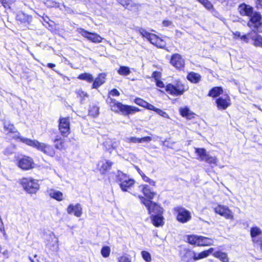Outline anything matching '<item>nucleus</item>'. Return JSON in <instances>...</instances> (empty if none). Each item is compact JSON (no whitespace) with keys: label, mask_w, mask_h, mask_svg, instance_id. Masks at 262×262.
Listing matches in <instances>:
<instances>
[{"label":"nucleus","mask_w":262,"mask_h":262,"mask_svg":"<svg viewBox=\"0 0 262 262\" xmlns=\"http://www.w3.org/2000/svg\"><path fill=\"white\" fill-rule=\"evenodd\" d=\"M3 128L5 135L10 139L19 140L26 145L35 148L43 153L48 155L53 154V149L51 146L43 144V142H40L37 140H32L21 136L20 133L13 123L9 122H4Z\"/></svg>","instance_id":"1"},{"label":"nucleus","mask_w":262,"mask_h":262,"mask_svg":"<svg viewBox=\"0 0 262 262\" xmlns=\"http://www.w3.org/2000/svg\"><path fill=\"white\" fill-rule=\"evenodd\" d=\"M140 199L142 204L146 207L148 214H150L151 224L157 228L163 226L165 224V218L163 216L164 208L156 202H150L142 197Z\"/></svg>","instance_id":"2"},{"label":"nucleus","mask_w":262,"mask_h":262,"mask_svg":"<svg viewBox=\"0 0 262 262\" xmlns=\"http://www.w3.org/2000/svg\"><path fill=\"white\" fill-rule=\"evenodd\" d=\"M107 102L112 111L117 114H120L124 116L129 117L137 112L140 111V109L135 106L124 104L116 99L108 97Z\"/></svg>","instance_id":"3"},{"label":"nucleus","mask_w":262,"mask_h":262,"mask_svg":"<svg viewBox=\"0 0 262 262\" xmlns=\"http://www.w3.org/2000/svg\"><path fill=\"white\" fill-rule=\"evenodd\" d=\"M115 182L119 185L123 192H126L135 185L136 181L127 174L117 170L115 174Z\"/></svg>","instance_id":"4"},{"label":"nucleus","mask_w":262,"mask_h":262,"mask_svg":"<svg viewBox=\"0 0 262 262\" xmlns=\"http://www.w3.org/2000/svg\"><path fill=\"white\" fill-rule=\"evenodd\" d=\"M213 251V248H210L198 253L191 249H185L184 253L182 257V260L185 262H194L207 257Z\"/></svg>","instance_id":"5"},{"label":"nucleus","mask_w":262,"mask_h":262,"mask_svg":"<svg viewBox=\"0 0 262 262\" xmlns=\"http://www.w3.org/2000/svg\"><path fill=\"white\" fill-rule=\"evenodd\" d=\"M186 242L193 247H208L213 245L214 241L212 238L195 234L187 235Z\"/></svg>","instance_id":"6"},{"label":"nucleus","mask_w":262,"mask_h":262,"mask_svg":"<svg viewBox=\"0 0 262 262\" xmlns=\"http://www.w3.org/2000/svg\"><path fill=\"white\" fill-rule=\"evenodd\" d=\"M19 183L27 193L31 194H35L40 188L38 180L31 177H23Z\"/></svg>","instance_id":"7"},{"label":"nucleus","mask_w":262,"mask_h":262,"mask_svg":"<svg viewBox=\"0 0 262 262\" xmlns=\"http://www.w3.org/2000/svg\"><path fill=\"white\" fill-rule=\"evenodd\" d=\"M188 90V86L180 80L176 81L174 84L169 83L165 86V91L172 96H181Z\"/></svg>","instance_id":"8"},{"label":"nucleus","mask_w":262,"mask_h":262,"mask_svg":"<svg viewBox=\"0 0 262 262\" xmlns=\"http://www.w3.org/2000/svg\"><path fill=\"white\" fill-rule=\"evenodd\" d=\"M173 213L177 222L181 224L187 223L192 219L190 211L182 206L174 207Z\"/></svg>","instance_id":"9"},{"label":"nucleus","mask_w":262,"mask_h":262,"mask_svg":"<svg viewBox=\"0 0 262 262\" xmlns=\"http://www.w3.org/2000/svg\"><path fill=\"white\" fill-rule=\"evenodd\" d=\"M64 138V137H62L61 135H57L52 140V142L54 143V146L51 145L43 143L46 145L51 146L53 149V154L51 155H48L46 153L43 154L49 157H54L56 155V149L59 151L66 150L68 147V141Z\"/></svg>","instance_id":"10"},{"label":"nucleus","mask_w":262,"mask_h":262,"mask_svg":"<svg viewBox=\"0 0 262 262\" xmlns=\"http://www.w3.org/2000/svg\"><path fill=\"white\" fill-rule=\"evenodd\" d=\"M247 26L250 29H253L248 32V35L252 34L253 31L261 32L259 29L262 26V15L259 12L255 11L249 17L247 21Z\"/></svg>","instance_id":"11"},{"label":"nucleus","mask_w":262,"mask_h":262,"mask_svg":"<svg viewBox=\"0 0 262 262\" xmlns=\"http://www.w3.org/2000/svg\"><path fill=\"white\" fill-rule=\"evenodd\" d=\"M58 128L62 137H67L71 133L70 117H60L58 120Z\"/></svg>","instance_id":"12"},{"label":"nucleus","mask_w":262,"mask_h":262,"mask_svg":"<svg viewBox=\"0 0 262 262\" xmlns=\"http://www.w3.org/2000/svg\"><path fill=\"white\" fill-rule=\"evenodd\" d=\"M169 63L178 71H181L184 69L185 66V59L183 56L177 53L171 55Z\"/></svg>","instance_id":"13"},{"label":"nucleus","mask_w":262,"mask_h":262,"mask_svg":"<svg viewBox=\"0 0 262 262\" xmlns=\"http://www.w3.org/2000/svg\"><path fill=\"white\" fill-rule=\"evenodd\" d=\"M17 166L24 170H28L34 167V162L31 157L24 155L17 159Z\"/></svg>","instance_id":"14"},{"label":"nucleus","mask_w":262,"mask_h":262,"mask_svg":"<svg viewBox=\"0 0 262 262\" xmlns=\"http://www.w3.org/2000/svg\"><path fill=\"white\" fill-rule=\"evenodd\" d=\"M213 210L216 214L223 216L226 220L231 221L234 220L233 212L227 206L218 204L214 208Z\"/></svg>","instance_id":"15"},{"label":"nucleus","mask_w":262,"mask_h":262,"mask_svg":"<svg viewBox=\"0 0 262 262\" xmlns=\"http://www.w3.org/2000/svg\"><path fill=\"white\" fill-rule=\"evenodd\" d=\"M77 32L83 37L93 43H100L103 39L98 34L89 32L82 28H78Z\"/></svg>","instance_id":"16"},{"label":"nucleus","mask_w":262,"mask_h":262,"mask_svg":"<svg viewBox=\"0 0 262 262\" xmlns=\"http://www.w3.org/2000/svg\"><path fill=\"white\" fill-rule=\"evenodd\" d=\"M46 249L48 252L50 253H54L58 251V239L54 234H50L47 239Z\"/></svg>","instance_id":"17"},{"label":"nucleus","mask_w":262,"mask_h":262,"mask_svg":"<svg viewBox=\"0 0 262 262\" xmlns=\"http://www.w3.org/2000/svg\"><path fill=\"white\" fill-rule=\"evenodd\" d=\"M33 17L24 12H19L15 16V20L18 25L28 28V27L31 25Z\"/></svg>","instance_id":"18"},{"label":"nucleus","mask_w":262,"mask_h":262,"mask_svg":"<svg viewBox=\"0 0 262 262\" xmlns=\"http://www.w3.org/2000/svg\"><path fill=\"white\" fill-rule=\"evenodd\" d=\"M225 97H219L215 100V104L219 110H225L231 105V100L229 95L226 94Z\"/></svg>","instance_id":"19"},{"label":"nucleus","mask_w":262,"mask_h":262,"mask_svg":"<svg viewBox=\"0 0 262 262\" xmlns=\"http://www.w3.org/2000/svg\"><path fill=\"white\" fill-rule=\"evenodd\" d=\"M140 187H141V191L144 194V196L139 195L138 198L142 204V200L140 198L142 197L145 199L146 200L149 201L150 202H152V200L155 198L156 195V192L151 190L150 187L146 184L140 185Z\"/></svg>","instance_id":"20"},{"label":"nucleus","mask_w":262,"mask_h":262,"mask_svg":"<svg viewBox=\"0 0 262 262\" xmlns=\"http://www.w3.org/2000/svg\"><path fill=\"white\" fill-rule=\"evenodd\" d=\"M237 11L241 16L249 17L255 12L252 6L245 3H243L238 5Z\"/></svg>","instance_id":"21"},{"label":"nucleus","mask_w":262,"mask_h":262,"mask_svg":"<svg viewBox=\"0 0 262 262\" xmlns=\"http://www.w3.org/2000/svg\"><path fill=\"white\" fill-rule=\"evenodd\" d=\"M117 2L129 10L138 11L140 4L135 3L133 0H116Z\"/></svg>","instance_id":"22"},{"label":"nucleus","mask_w":262,"mask_h":262,"mask_svg":"<svg viewBox=\"0 0 262 262\" xmlns=\"http://www.w3.org/2000/svg\"><path fill=\"white\" fill-rule=\"evenodd\" d=\"M67 211L69 214H73L75 216L79 217L82 214V208L79 203H77L75 205L71 204L67 207Z\"/></svg>","instance_id":"23"},{"label":"nucleus","mask_w":262,"mask_h":262,"mask_svg":"<svg viewBox=\"0 0 262 262\" xmlns=\"http://www.w3.org/2000/svg\"><path fill=\"white\" fill-rule=\"evenodd\" d=\"M149 42L160 49H165L166 46V41L155 34H153Z\"/></svg>","instance_id":"24"},{"label":"nucleus","mask_w":262,"mask_h":262,"mask_svg":"<svg viewBox=\"0 0 262 262\" xmlns=\"http://www.w3.org/2000/svg\"><path fill=\"white\" fill-rule=\"evenodd\" d=\"M106 74L103 73H99L95 80L92 85V89H98L105 82Z\"/></svg>","instance_id":"25"},{"label":"nucleus","mask_w":262,"mask_h":262,"mask_svg":"<svg viewBox=\"0 0 262 262\" xmlns=\"http://www.w3.org/2000/svg\"><path fill=\"white\" fill-rule=\"evenodd\" d=\"M259 32L253 31L252 34H254V36H251L250 38L252 40V44L256 47L262 48V36L259 34Z\"/></svg>","instance_id":"26"},{"label":"nucleus","mask_w":262,"mask_h":262,"mask_svg":"<svg viewBox=\"0 0 262 262\" xmlns=\"http://www.w3.org/2000/svg\"><path fill=\"white\" fill-rule=\"evenodd\" d=\"M114 162L110 160H106L103 162L100 167L99 168V171L102 174L107 173L112 168Z\"/></svg>","instance_id":"27"},{"label":"nucleus","mask_w":262,"mask_h":262,"mask_svg":"<svg viewBox=\"0 0 262 262\" xmlns=\"http://www.w3.org/2000/svg\"><path fill=\"white\" fill-rule=\"evenodd\" d=\"M186 78L192 83H198L201 81L202 77L199 73L190 72L188 73Z\"/></svg>","instance_id":"28"},{"label":"nucleus","mask_w":262,"mask_h":262,"mask_svg":"<svg viewBox=\"0 0 262 262\" xmlns=\"http://www.w3.org/2000/svg\"><path fill=\"white\" fill-rule=\"evenodd\" d=\"M223 93V89L222 86H214L209 91L207 96L212 98H216Z\"/></svg>","instance_id":"29"},{"label":"nucleus","mask_w":262,"mask_h":262,"mask_svg":"<svg viewBox=\"0 0 262 262\" xmlns=\"http://www.w3.org/2000/svg\"><path fill=\"white\" fill-rule=\"evenodd\" d=\"M250 234L252 241L262 234V230L259 227L253 226L250 228Z\"/></svg>","instance_id":"30"},{"label":"nucleus","mask_w":262,"mask_h":262,"mask_svg":"<svg viewBox=\"0 0 262 262\" xmlns=\"http://www.w3.org/2000/svg\"><path fill=\"white\" fill-rule=\"evenodd\" d=\"M212 253V255L222 262H229L227 254L221 251H216Z\"/></svg>","instance_id":"31"},{"label":"nucleus","mask_w":262,"mask_h":262,"mask_svg":"<svg viewBox=\"0 0 262 262\" xmlns=\"http://www.w3.org/2000/svg\"><path fill=\"white\" fill-rule=\"evenodd\" d=\"M195 153L198 156V159L200 161H204L208 154L206 150L204 148H195Z\"/></svg>","instance_id":"32"},{"label":"nucleus","mask_w":262,"mask_h":262,"mask_svg":"<svg viewBox=\"0 0 262 262\" xmlns=\"http://www.w3.org/2000/svg\"><path fill=\"white\" fill-rule=\"evenodd\" d=\"M136 31L143 37L146 38L149 42L152 37L154 33L148 32L146 29L143 28L136 29Z\"/></svg>","instance_id":"33"},{"label":"nucleus","mask_w":262,"mask_h":262,"mask_svg":"<svg viewBox=\"0 0 262 262\" xmlns=\"http://www.w3.org/2000/svg\"><path fill=\"white\" fill-rule=\"evenodd\" d=\"M16 0H0V4L6 10H11L14 7Z\"/></svg>","instance_id":"34"},{"label":"nucleus","mask_w":262,"mask_h":262,"mask_svg":"<svg viewBox=\"0 0 262 262\" xmlns=\"http://www.w3.org/2000/svg\"><path fill=\"white\" fill-rule=\"evenodd\" d=\"M99 107L96 105H90L88 111V115L93 117L96 118L99 115Z\"/></svg>","instance_id":"35"},{"label":"nucleus","mask_w":262,"mask_h":262,"mask_svg":"<svg viewBox=\"0 0 262 262\" xmlns=\"http://www.w3.org/2000/svg\"><path fill=\"white\" fill-rule=\"evenodd\" d=\"M77 78L82 80H85L89 83H91L93 81V77L91 74L88 73H83L79 74Z\"/></svg>","instance_id":"36"},{"label":"nucleus","mask_w":262,"mask_h":262,"mask_svg":"<svg viewBox=\"0 0 262 262\" xmlns=\"http://www.w3.org/2000/svg\"><path fill=\"white\" fill-rule=\"evenodd\" d=\"M204 161H205L207 163L210 165H213L214 166H216L217 164V159L216 157H213L210 156L209 154H207L206 157L205 158V160Z\"/></svg>","instance_id":"37"},{"label":"nucleus","mask_w":262,"mask_h":262,"mask_svg":"<svg viewBox=\"0 0 262 262\" xmlns=\"http://www.w3.org/2000/svg\"><path fill=\"white\" fill-rule=\"evenodd\" d=\"M50 196L59 202L63 200V194L60 191H54L50 193Z\"/></svg>","instance_id":"38"},{"label":"nucleus","mask_w":262,"mask_h":262,"mask_svg":"<svg viewBox=\"0 0 262 262\" xmlns=\"http://www.w3.org/2000/svg\"><path fill=\"white\" fill-rule=\"evenodd\" d=\"M117 72L120 75L127 76L130 73V70L129 67L122 66L119 67Z\"/></svg>","instance_id":"39"},{"label":"nucleus","mask_w":262,"mask_h":262,"mask_svg":"<svg viewBox=\"0 0 262 262\" xmlns=\"http://www.w3.org/2000/svg\"><path fill=\"white\" fill-rule=\"evenodd\" d=\"M75 93L77 95V97L80 99L81 101L84 100L86 98L89 97L88 94L81 89L76 90L75 91Z\"/></svg>","instance_id":"40"},{"label":"nucleus","mask_w":262,"mask_h":262,"mask_svg":"<svg viewBox=\"0 0 262 262\" xmlns=\"http://www.w3.org/2000/svg\"><path fill=\"white\" fill-rule=\"evenodd\" d=\"M208 10L213 9V5L209 0H197Z\"/></svg>","instance_id":"41"},{"label":"nucleus","mask_w":262,"mask_h":262,"mask_svg":"<svg viewBox=\"0 0 262 262\" xmlns=\"http://www.w3.org/2000/svg\"><path fill=\"white\" fill-rule=\"evenodd\" d=\"M110 252L111 249L109 246H105L102 247L101 248V254L102 256L104 258L108 257L110 255Z\"/></svg>","instance_id":"42"},{"label":"nucleus","mask_w":262,"mask_h":262,"mask_svg":"<svg viewBox=\"0 0 262 262\" xmlns=\"http://www.w3.org/2000/svg\"><path fill=\"white\" fill-rule=\"evenodd\" d=\"M142 258L146 262H150L151 261V257L150 254L146 251H142L141 252Z\"/></svg>","instance_id":"43"},{"label":"nucleus","mask_w":262,"mask_h":262,"mask_svg":"<svg viewBox=\"0 0 262 262\" xmlns=\"http://www.w3.org/2000/svg\"><path fill=\"white\" fill-rule=\"evenodd\" d=\"M134 102L136 104L145 108L147 102L141 98L137 97L134 99Z\"/></svg>","instance_id":"44"},{"label":"nucleus","mask_w":262,"mask_h":262,"mask_svg":"<svg viewBox=\"0 0 262 262\" xmlns=\"http://www.w3.org/2000/svg\"><path fill=\"white\" fill-rule=\"evenodd\" d=\"M118 262H132L129 256L126 254H123L118 258Z\"/></svg>","instance_id":"45"},{"label":"nucleus","mask_w":262,"mask_h":262,"mask_svg":"<svg viewBox=\"0 0 262 262\" xmlns=\"http://www.w3.org/2000/svg\"><path fill=\"white\" fill-rule=\"evenodd\" d=\"M15 147V145L6 147L3 151V154L6 156H9L13 154L14 152V148Z\"/></svg>","instance_id":"46"},{"label":"nucleus","mask_w":262,"mask_h":262,"mask_svg":"<svg viewBox=\"0 0 262 262\" xmlns=\"http://www.w3.org/2000/svg\"><path fill=\"white\" fill-rule=\"evenodd\" d=\"M252 242L254 245L259 247L260 249L262 251V236L254 239Z\"/></svg>","instance_id":"47"},{"label":"nucleus","mask_w":262,"mask_h":262,"mask_svg":"<svg viewBox=\"0 0 262 262\" xmlns=\"http://www.w3.org/2000/svg\"><path fill=\"white\" fill-rule=\"evenodd\" d=\"M141 177L145 182L148 183L152 186H155L156 182L154 180L150 179L149 177H147L144 173H142V174H141Z\"/></svg>","instance_id":"48"},{"label":"nucleus","mask_w":262,"mask_h":262,"mask_svg":"<svg viewBox=\"0 0 262 262\" xmlns=\"http://www.w3.org/2000/svg\"><path fill=\"white\" fill-rule=\"evenodd\" d=\"M161 72L157 71H154L151 75V77L155 80V82L161 79Z\"/></svg>","instance_id":"49"},{"label":"nucleus","mask_w":262,"mask_h":262,"mask_svg":"<svg viewBox=\"0 0 262 262\" xmlns=\"http://www.w3.org/2000/svg\"><path fill=\"white\" fill-rule=\"evenodd\" d=\"M190 111V110L187 107H184L180 109V114L181 116L185 117Z\"/></svg>","instance_id":"50"},{"label":"nucleus","mask_w":262,"mask_h":262,"mask_svg":"<svg viewBox=\"0 0 262 262\" xmlns=\"http://www.w3.org/2000/svg\"><path fill=\"white\" fill-rule=\"evenodd\" d=\"M29 259L31 262H38V256L36 254L30 253L29 256Z\"/></svg>","instance_id":"51"},{"label":"nucleus","mask_w":262,"mask_h":262,"mask_svg":"<svg viewBox=\"0 0 262 262\" xmlns=\"http://www.w3.org/2000/svg\"><path fill=\"white\" fill-rule=\"evenodd\" d=\"M152 140L150 136H146L142 138H138V143L149 142Z\"/></svg>","instance_id":"52"},{"label":"nucleus","mask_w":262,"mask_h":262,"mask_svg":"<svg viewBox=\"0 0 262 262\" xmlns=\"http://www.w3.org/2000/svg\"><path fill=\"white\" fill-rule=\"evenodd\" d=\"M108 95H112V96L118 97V96H120V92H119V91L117 89L114 88V89H113L112 90H111L108 92Z\"/></svg>","instance_id":"53"},{"label":"nucleus","mask_w":262,"mask_h":262,"mask_svg":"<svg viewBox=\"0 0 262 262\" xmlns=\"http://www.w3.org/2000/svg\"><path fill=\"white\" fill-rule=\"evenodd\" d=\"M155 112H156L158 114L163 117L167 118L168 117V114L165 111L160 108H157Z\"/></svg>","instance_id":"54"},{"label":"nucleus","mask_w":262,"mask_h":262,"mask_svg":"<svg viewBox=\"0 0 262 262\" xmlns=\"http://www.w3.org/2000/svg\"><path fill=\"white\" fill-rule=\"evenodd\" d=\"M156 85L157 87L160 88L161 89L165 88V86L164 82L161 80H158L156 81H155Z\"/></svg>","instance_id":"55"},{"label":"nucleus","mask_w":262,"mask_h":262,"mask_svg":"<svg viewBox=\"0 0 262 262\" xmlns=\"http://www.w3.org/2000/svg\"><path fill=\"white\" fill-rule=\"evenodd\" d=\"M145 108L149 110L153 111L154 112H155L156 110L157 109V107H156L154 105L151 104L148 102H147Z\"/></svg>","instance_id":"56"},{"label":"nucleus","mask_w":262,"mask_h":262,"mask_svg":"<svg viewBox=\"0 0 262 262\" xmlns=\"http://www.w3.org/2000/svg\"><path fill=\"white\" fill-rule=\"evenodd\" d=\"M252 34L249 35H250V37L251 36H252ZM248 33L247 34H244L243 35H241V37L240 38V39L243 40V41H244L245 42L248 43L249 41V38L248 37Z\"/></svg>","instance_id":"57"},{"label":"nucleus","mask_w":262,"mask_h":262,"mask_svg":"<svg viewBox=\"0 0 262 262\" xmlns=\"http://www.w3.org/2000/svg\"><path fill=\"white\" fill-rule=\"evenodd\" d=\"M196 115L193 112L190 111V112L187 114V115L185 117L187 119L191 120L194 119Z\"/></svg>","instance_id":"58"},{"label":"nucleus","mask_w":262,"mask_h":262,"mask_svg":"<svg viewBox=\"0 0 262 262\" xmlns=\"http://www.w3.org/2000/svg\"><path fill=\"white\" fill-rule=\"evenodd\" d=\"M255 7L257 9L262 8V0H255Z\"/></svg>","instance_id":"59"},{"label":"nucleus","mask_w":262,"mask_h":262,"mask_svg":"<svg viewBox=\"0 0 262 262\" xmlns=\"http://www.w3.org/2000/svg\"><path fill=\"white\" fill-rule=\"evenodd\" d=\"M128 142L129 143H138V138L132 137L127 139Z\"/></svg>","instance_id":"60"},{"label":"nucleus","mask_w":262,"mask_h":262,"mask_svg":"<svg viewBox=\"0 0 262 262\" xmlns=\"http://www.w3.org/2000/svg\"><path fill=\"white\" fill-rule=\"evenodd\" d=\"M172 24V21L169 20H164L162 21V25L164 27H169L171 26Z\"/></svg>","instance_id":"61"},{"label":"nucleus","mask_w":262,"mask_h":262,"mask_svg":"<svg viewBox=\"0 0 262 262\" xmlns=\"http://www.w3.org/2000/svg\"><path fill=\"white\" fill-rule=\"evenodd\" d=\"M233 38L234 39H237L240 38L241 37V34L240 32L236 31L235 32H233Z\"/></svg>","instance_id":"62"},{"label":"nucleus","mask_w":262,"mask_h":262,"mask_svg":"<svg viewBox=\"0 0 262 262\" xmlns=\"http://www.w3.org/2000/svg\"><path fill=\"white\" fill-rule=\"evenodd\" d=\"M47 66L49 68L53 69L56 67V64L53 63H47Z\"/></svg>","instance_id":"63"},{"label":"nucleus","mask_w":262,"mask_h":262,"mask_svg":"<svg viewBox=\"0 0 262 262\" xmlns=\"http://www.w3.org/2000/svg\"><path fill=\"white\" fill-rule=\"evenodd\" d=\"M137 169L138 173L140 174V175L141 176V174H142V173H144L139 168H138Z\"/></svg>","instance_id":"64"}]
</instances>
